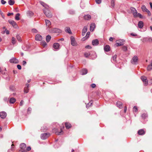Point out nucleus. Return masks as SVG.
I'll use <instances>...</instances> for the list:
<instances>
[{
  "mask_svg": "<svg viewBox=\"0 0 152 152\" xmlns=\"http://www.w3.org/2000/svg\"><path fill=\"white\" fill-rule=\"evenodd\" d=\"M92 54H91L90 52H86L84 53V55L86 58L88 57L89 56L91 57L92 59L96 58L97 56L94 52H92Z\"/></svg>",
  "mask_w": 152,
  "mask_h": 152,
  "instance_id": "nucleus-1",
  "label": "nucleus"
},
{
  "mask_svg": "<svg viewBox=\"0 0 152 152\" xmlns=\"http://www.w3.org/2000/svg\"><path fill=\"white\" fill-rule=\"evenodd\" d=\"M43 11L44 14L48 18L52 17V15L48 9L47 8V9H44L43 10Z\"/></svg>",
  "mask_w": 152,
  "mask_h": 152,
  "instance_id": "nucleus-2",
  "label": "nucleus"
},
{
  "mask_svg": "<svg viewBox=\"0 0 152 152\" xmlns=\"http://www.w3.org/2000/svg\"><path fill=\"white\" fill-rule=\"evenodd\" d=\"M70 40L71 45L72 46H76L77 45V44L75 38L74 37L72 36L70 37Z\"/></svg>",
  "mask_w": 152,
  "mask_h": 152,
  "instance_id": "nucleus-3",
  "label": "nucleus"
},
{
  "mask_svg": "<svg viewBox=\"0 0 152 152\" xmlns=\"http://www.w3.org/2000/svg\"><path fill=\"white\" fill-rule=\"evenodd\" d=\"M125 40L124 39H119L116 41V43L115 45L117 46H120L124 45L123 43L124 42Z\"/></svg>",
  "mask_w": 152,
  "mask_h": 152,
  "instance_id": "nucleus-4",
  "label": "nucleus"
},
{
  "mask_svg": "<svg viewBox=\"0 0 152 152\" xmlns=\"http://www.w3.org/2000/svg\"><path fill=\"white\" fill-rule=\"evenodd\" d=\"M138 60V57L137 56H133L131 61V63L133 64H137Z\"/></svg>",
  "mask_w": 152,
  "mask_h": 152,
  "instance_id": "nucleus-5",
  "label": "nucleus"
},
{
  "mask_svg": "<svg viewBox=\"0 0 152 152\" xmlns=\"http://www.w3.org/2000/svg\"><path fill=\"white\" fill-rule=\"evenodd\" d=\"M141 79L143 82L144 85L147 86L148 84V82L147 79V77L145 76H142L141 77Z\"/></svg>",
  "mask_w": 152,
  "mask_h": 152,
  "instance_id": "nucleus-6",
  "label": "nucleus"
},
{
  "mask_svg": "<svg viewBox=\"0 0 152 152\" xmlns=\"http://www.w3.org/2000/svg\"><path fill=\"white\" fill-rule=\"evenodd\" d=\"M50 135V134L48 133H43L41 134V138L42 140H45L47 139Z\"/></svg>",
  "mask_w": 152,
  "mask_h": 152,
  "instance_id": "nucleus-7",
  "label": "nucleus"
},
{
  "mask_svg": "<svg viewBox=\"0 0 152 152\" xmlns=\"http://www.w3.org/2000/svg\"><path fill=\"white\" fill-rule=\"evenodd\" d=\"M130 10L134 17H137V12L136 9L133 7H131Z\"/></svg>",
  "mask_w": 152,
  "mask_h": 152,
  "instance_id": "nucleus-8",
  "label": "nucleus"
},
{
  "mask_svg": "<svg viewBox=\"0 0 152 152\" xmlns=\"http://www.w3.org/2000/svg\"><path fill=\"white\" fill-rule=\"evenodd\" d=\"M53 131L55 133L58 135H60L62 134L63 131L61 129H60V131L59 132L58 131V129L56 128H54L53 129Z\"/></svg>",
  "mask_w": 152,
  "mask_h": 152,
  "instance_id": "nucleus-9",
  "label": "nucleus"
},
{
  "mask_svg": "<svg viewBox=\"0 0 152 152\" xmlns=\"http://www.w3.org/2000/svg\"><path fill=\"white\" fill-rule=\"evenodd\" d=\"M53 48L54 50H59L60 48V45L59 44L57 43H56L53 44Z\"/></svg>",
  "mask_w": 152,
  "mask_h": 152,
  "instance_id": "nucleus-10",
  "label": "nucleus"
},
{
  "mask_svg": "<svg viewBox=\"0 0 152 152\" xmlns=\"http://www.w3.org/2000/svg\"><path fill=\"white\" fill-rule=\"evenodd\" d=\"M10 62L11 63L18 64L19 62L18 60L15 58H12L9 60Z\"/></svg>",
  "mask_w": 152,
  "mask_h": 152,
  "instance_id": "nucleus-11",
  "label": "nucleus"
},
{
  "mask_svg": "<svg viewBox=\"0 0 152 152\" xmlns=\"http://www.w3.org/2000/svg\"><path fill=\"white\" fill-rule=\"evenodd\" d=\"M143 42H152V39L151 37H145L142 39Z\"/></svg>",
  "mask_w": 152,
  "mask_h": 152,
  "instance_id": "nucleus-12",
  "label": "nucleus"
},
{
  "mask_svg": "<svg viewBox=\"0 0 152 152\" xmlns=\"http://www.w3.org/2000/svg\"><path fill=\"white\" fill-rule=\"evenodd\" d=\"M8 22L10 24L12 25L13 27L15 28H16L18 26L16 23L13 20H9Z\"/></svg>",
  "mask_w": 152,
  "mask_h": 152,
  "instance_id": "nucleus-13",
  "label": "nucleus"
},
{
  "mask_svg": "<svg viewBox=\"0 0 152 152\" xmlns=\"http://www.w3.org/2000/svg\"><path fill=\"white\" fill-rule=\"evenodd\" d=\"M35 39L37 41H41L42 39V37L40 34H37L35 36Z\"/></svg>",
  "mask_w": 152,
  "mask_h": 152,
  "instance_id": "nucleus-14",
  "label": "nucleus"
},
{
  "mask_svg": "<svg viewBox=\"0 0 152 152\" xmlns=\"http://www.w3.org/2000/svg\"><path fill=\"white\" fill-rule=\"evenodd\" d=\"M99 42L98 39H96L92 40V43L93 46H96L99 44Z\"/></svg>",
  "mask_w": 152,
  "mask_h": 152,
  "instance_id": "nucleus-15",
  "label": "nucleus"
},
{
  "mask_svg": "<svg viewBox=\"0 0 152 152\" xmlns=\"http://www.w3.org/2000/svg\"><path fill=\"white\" fill-rule=\"evenodd\" d=\"M7 116V113L5 112H2L0 113V117L2 118H4Z\"/></svg>",
  "mask_w": 152,
  "mask_h": 152,
  "instance_id": "nucleus-16",
  "label": "nucleus"
},
{
  "mask_svg": "<svg viewBox=\"0 0 152 152\" xmlns=\"http://www.w3.org/2000/svg\"><path fill=\"white\" fill-rule=\"evenodd\" d=\"M95 27V25L94 23H91L90 26V30L91 31H93Z\"/></svg>",
  "mask_w": 152,
  "mask_h": 152,
  "instance_id": "nucleus-17",
  "label": "nucleus"
},
{
  "mask_svg": "<svg viewBox=\"0 0 152 152\" xmlns=\"http://www.w3.org/2000/svg\"><path fill=\"white\" fill-rule=\"evenodd\" d=\"M145 131L143 129H141L138 130V134L139 135H142L145 134Z\"/></svg>",
  "mask_w": 152,
  "mask_h": 152,
  "instance_id": "nucleus-18",
  "label": "nucleus"
},
{
  "mask_svg": "<svg viewBox=\"0 0 152 152\" xmlns=\"http://www.w3.org/2000/svg\"><path fill=\"white\" fill-rule=\"evenodd\" d=\"M104 50L106 52H108L110 50V47L109 45H106L104 47Z\"/></svg>",
  "mask_w": 152,
  "mask_h": 152,
  "instance_id": "nucleus-19",
  "label": "nucleus"
},
{
  "mask_svg": "<svg viewBox=\"0 0 152 152\" xmlns=\"http://www.w3.org/2000/svg\"><path fill=\"white\" fill-rule=\"evenodd\" d=\"M138 26L139 28H142L143 26V23L142 21H140L138 23Z\"/></svg>",
  "mask_w": 152,
  "mask_h": 152,
  "instance_id": "nucleus-20",
  "label": "nucleus"
},
{
  "mask_svg": "<svg viewBox=\"0 0 152 152\" xmlns=\"http://www.w3.org/2000/svg\"><path fill=\"white\" fill-rule=\"evenodd\" d=\"M90 33V32H88L86 34V35L85 37H83L82 40L83 41H85L86 39L89 37Z\"/></svg>",
  "mask_w": 152,
  "mask_h": 152,
  "instance_id": "nucleus-21",
  "label": "nucleus"
},
{
  "mask_svg": "<svg viewBox=\"0 0 152 152\" xmlns=\"http://www.w3.org/2000/svg\"><path fill=\"white\" fill-rule=\"evenodd\" d=\"M40 4L44 7H45V9H48L49 8V7L44 2L42 1H40Z\"/></svg>",
  "mask_w": 152,
  "mask_h": 152,
  "instance_id": "nucleus-22",
  "label": "nucleus"
},
{
  "mask_svg": "<svg viewBox=\"0 0 152 152\" xmlns=\"http://www.w3.org/2000/svg\"><path fill=\"white\" fill-rule=\"evenodd\" d=\"M27 16L31 17L33 15L34 13L31 11H28L27 13Z\"/></svg>",
  "mask_w": 152,
  "mask_h": 152,
  "instance_id": "nucleus-23",
  "label": "nucleus"
},
{
  "mask_svg": "<svg viewBox=\"0 0 152 152\" xmlns=\"http://www.w3.org/2000/svg\"><path fill=\"white\" fill-rule=\"evenodd\" d=\"M65 31L66 32L68 33L69 34H72V33L70 28L69 27H67L65 28Z\"/></svg>",
  "mask_w": 152,
  "mask_h": 152,
  "instance_id": "nucleus-24",
  "label": "nucleus"
},
{
  "mask_svg": "<svg viewBox=\"0 0 152 152\" xmlns=\"http://www.w3.org/2000/svg\"><path fill=\"white\" fill-rule=\"evenodd\" d=\"M16 99L14 97L11 98L9 100V102L10 103L13 104L16 101Z\"/></svg>",
  "mask_w": 152,
  "mask_h": 152,
  "instance_id": "nucleus-25",
  "label": "nucleus"
},
{
  "mask_svg": "<svg viewBox=\"0 0 152 152\" xmlns=\"http://www.w3.org/2000/svg\"><path fill=\"white\" fill-rule=\"evenodd\" d=\"M91 17L90 15H85L84 17V18L85 20H88L91 19Z\"/></svg>",
  "mask_w": 152,
  "mask_h": 152,
  "instance_id": "nucleus-26",
  "label": "nucleus"
},
{
  "mask_svg": "<svg viewBox=\"0 0 152 152\" xmlns=\"http://www.w3.org/2000/svg\"><path fill=\"white\" fill-rule=\"evenodd\" d=\"M20 147L21 149H25L26 147V145L25 143H23L20 145Z\"/></svg>",
  "mask_w": 152,
  "mask_h": 152,
  "instance_id": "nucleus-27",
  "label": "nucleus"
},
{
  "mask_svg": "<svg viewBox=\"0 0 152 152\" xmlns=\"http://www.w3.org/2000/svg\"><path fill=\"white\" fill-rule=\"evenodd\" d=\"M87 70L86 69H83L81 71V74L82 75H85L87 73Z\"/></svg>",
  "mask_w": 152,
  "mask_h": 152,
  "instance_id": "nucleus-28",
  "label": "nucleus"
},
{
  "mask_svg": "<svg viewBox=\"0 0 152 152\" xmlns=\"http://www.w3.org/2000/svg\"><path fill=\"white\" fill-rule=\"evenodd\" d=\"M152 69V60L151 61V64L149 65L147 67L148 71H150Z\"/></svg>",
  "mask_w": 152,
  "mask_h": 152,
  "instance_id": "nucleus-29",
  "label": "nucleus"
},
{
  "mask_svg": "<svg viewBox=\"0 0 152 152\" xmlns=\"http://www.w3.org/2000/svg\"><path fill=\"white\" fill-rule=\"evenodd\" d=\"M66 127L67 129H69L71 127V124L69 123L66 122L65 123Z\"/></svg>",
  "mask_w": 152,
  "mask_h": 152,
  "instance_id": "nucleus-30",
  "label": "nucleus"
},
{
  "mask_svg": "<svg viewBox=\"0 0 152 152\" xmlns=\"http://www.w3.org/2000/svg\"><path fill=\"white\" fill-rule=\"evenodd\" d=\"M45 22L46 26L49 27L51 24L50 21L49 20H45Z\"/></svg>",
  "mask_w": 152,
  "mask_h": 152,
  "instance_id": "nucleus-31",
  "label": "nucleus"
},
{
  "mask_svg": "<svg viewBox=\"0 0 152 152\" xmlns=\"http://www.w3.org/2000/svg\"><path fill=\"white\" fill-rule=\"evenodd\" d=\"M20 14L19 13H17L15 16V19L16 20H20L19 18Z\"/></svg>",
  "mask_w": 152,
  "mask_h": 152,
  "instance_id": "nucleus-32",
  "label": "nucleus"
},
{
  "mask_svg": "<svg viewBox=\"0 0 152 152\" xmlns=\"http://www.w3.org/2000/svg\"><path fill=\"white\" fill-rule=\"evenodd\" d=\"M54 31L55 33H61V30L58 28H54Z\"/></svg>",
  "mask_w": 152,
  "mask_h": 152,
  "instance_id": "nucleus-33",
  "label": "nucleus"
},
{
  "mask_svg": "<svg viewBox=\"0 0 152 152\" xmlns=\"http://www.w3.org/2000/svg\"><path fill=\"white\" fill-rule=\"evenodd\" d=\"M93 103V101H92L91 100L90 101V102L88 103L86 105V107L87 108H88L90 106H91Z\"/></svg>",
  "mask_w": 152,
  "mask_h": 152,
  "instance_id": "nucleus-34",
  "label": "nucleus"
},
{
  "mask_svg": "<svg viewBox=\"0 0 152 152\" xmlns=\"http://www.w3.org/2000/svg\"><path fill=\"white\" fill-rule=\"evenodd\" d=\"M141 9L143 12H146L148 10L146 8V6L144 5H143L142 6Z\"/></svg>",
  "mask_w": 152,
  "mask_h": 152,
  "instance_id": "nucleus-35",
  "label": "nucleus"
},
{
  "mask_svg": "<svg viewBox=\"0 0 152 152\" xmlns=\"http://www.w3.org/2000/svg\"><path fill=\"white\" fill-rule=\"evenodd\" d=\"M51 39V37L49 35H47L46 37V41L47 42H48L50 41Z\"/></svg>",
  "mask_w": 152,
  "mask_h": 152,
  "instance_id": "nucleus-36",
  "label": "nucleus"
},
{
  "mask_svg": "<svg viewBox=\"0 0 152 152\" xmlns=\"http://www.w3.org/2000/svg\"><path fill=\"white\" fill-rule=\"evenodd\" d=\"M116 104L117 106L119 108H121L122 107V103L121 102H117Z\"/></svg>",
  "mask_w": 152,
  "mask_h": 152,
  "instance_id": "nucleus-37",
  "label": "nucleus"
},
{
  "mask_svg": "<svg viewBox=\"0 0 152 152\" xmlns=\"http://www.w3.org/2000/svg\"><path fill=\"white\" fill-rule=\"evenodd\" d=\"M41 45L43 46L44 47H45L47 46V44L46 42L44 41H42L41 42Z\"/></svg>",
  "mask_w": 152,
  "mask_h": 152,
  "instance_id": "nucleus-38",
  "label": "nucleus"
},
{
  "mask_svg": "<svg viewBox=\"0 0 152 152\" xmlns=\"http://www.w3.org/2000/svg\"><path fill=\"white\" fill-rule=\"evenodd\" d=\"M9 4L11 5H13L15 3L14 0H10L8 1Z\"/></svg>",
  "mask_w": 152,
  "mask_h": 152,
  "instance_id": "nucleus-39",
  "label": "nucleus"
},
{
  "mask_svg": "<svg viewBox=\"0 0 152 152\" xmlns=\"http://www.w3.org/2000/svg\"><path fill=\"white\" fill-rule=\"evenodd\" d=\"M16 41L15 38L12 37V43L13 45H14L16 43Z\"/></svg>",
  "mask_w": 152,
  "mask_h": 152,
  "instance_id": "nucleus-40",
  "label": "nucleus"
},
{
  "mask_svg": "<svg viewBox=\"0 0 152 152\" xmlns=\"http://www.w3.org/2000/svg\"><path fill=\"white\" fill-rule=\"evenodd\" d=\"M122 50L124 51H126L127 50V48L125 46H123L122 48Z\"/></svg>",
  "mask_w": 152,
  "mask_h": 152,
  "instance_id": "nucleus-41",
  "label": "nucleus"
},
{
  "mask_svg": "<svg viewBox=\"0 0 152 152\" xmlns=\"http://www.w3.org/2000/svg\"><path fill=\"white\" fill-rule=\"evenodd\" d=\"M87 27L86 26H84L82 32H83V33H86L87 32Z\"/></svg>",
  "mask_w": 152,
  "mask_h": 152,
  "instance_id": "nucleus-42",
  "label": "nucleus"
},
{
  "mask_svg": "<svg viewBox=\"0 0 152 152\" xmlns=\"http://www.w3.org/2000/svg\"><path fill=\"white\" fill-rule=\"evenodd\" d=\"M16 37L17 39V40L19 41V42H21V37H20V36L18 35L17 34L16 36Z\"/></svg>",
  "mask_w": 152,
  "mask_h": 152,
  "instance_id": "nucleus-43",
  "label": "nucleus"
},
{
  "mask_svg": "<svg viewBox=\"0 0 152 152\" xmlns=\"http://www.w3.org/2000/svg\"><path fill=\"white\" fill-rule=\"evenodd\" d=\"M29 88H27L26 87H25L24 90V91L25 93H27L29 92Z\"/></svg>",
  "mask_w": 152,
  "mask_h": 152,
  "instance_id": "nucleus-44",
  "label": "nucleus"
},
{
  "mask_svg": "<svg viewBox=\"0 0 152 152\" xmlns=\"http://www.w3.org/2000/svg\"><path fill=\"white\" fill-rule=\"evenodd\" d=\"M147 117V115L146 114H143L141 115V117L142 118L144 119L146 118V117Z\"/></svg>",
  "mask_w": 152,
  "mask_h": 152,
  "instance_id": "nucleus-45",
  "label": "nucleus"
},
{
  "mask_svg": "<svg viewBox=\"0 0 152 152\" xmlns=\"http://www.w3.org/2000/svg\"><path fill=\"white\" fill-rule=\"evenodd\" d=\"M116 57H117L116 55H115L113 57V60L114 61H116Z\"/></svg>",
  "mask_w": 152,
  "mask_h": 152,
  "instance_id": "nucleus-46",
  "label": "nucleus"
},
{
  "mask_svg": "<svg viewBox=\"0 0 152 152\" xmlns=\"http://www.w3.org/2000/svg\"><path fill=\"white\" fill-rule=\"evenodd\" d=\"M69 13L71 14H73L75 13V11L72 10H70L69 11Z\"/></svg>",
  "mask_w": 152,
  "mask_h": 152,
  "instance_id": "nucleus-47",
  "label": "nucleus"
},
{
  "mask_svg": "<svg viewBox=\"0 0 152 152\" xmlns=\"http://www.w3.org/2000/svg\"><path fill=\"white\" fill-rule=\"evenodd\" d=\"M111 6L113 7H114V6H115L114 1L113 0H112L111 1Z\"/></svg>",
  "mask_w": 152,
  "mask_h": 152,
  "instance_id": "nucleus-48",
  "label": "nucleus"
},
{
  "mask_svg": "<svg viewBox=\"0 0 152 152\" xmlns=\"http://www.w3.org/2000/svg\"><path fill=\"white\" fill-rule=\"evenodd\" d=\"M133 110L135 112H137V108L136 106H135L134 107Z\"/></svg>",
  "mask_w": 152,
  "mask_h": 152,
  "instance_id": "nucleus-49",
  "label": "nucleus"
},
{
  "mask_svg": "<svg viewBox=\"0 0 152 152\" xmlns=\"http://www.w3.org/2000/svg\"><path fill=\"white\" fill-rule=\"evenodd\" d=\"M19 152H27L26 149H21L19 150Z\"/></svg>",
  "mask_w": 152,
  "mask_h": 152,
  "instance_id": "nucleus-50",
  "label": "nucleus"
},
{
  "mask_svg": "<svg viewBox=\"0 0 152 152\" xmlns=\"http://www.w3.org/2000/svg\"><path fill=\"white\" fill-rule=\"evenodd\" d=\"M31 110V108L30 107H29L28 108L27 112L28 113H30Z\"/></svg>",
  "mask_w": 152,
  "mask_h": 152,
  "instance_id": "nucleus-51",
  "label": "nucleus"
},
{
  "mask_svg": "<svg viewBox=\"0 0 152 152\" xmlns=\"http://www.w3.org/2000/svg\"><path fill=\"white\" fill-rule=\"evenodd\" d=\"M137 17H138L139 18H142V15L140 13H137Z\"/></svg>",
  "mask_w": 152,
  "mask_h": 152,
  "instance_id": "nucleus-52",
  "label": "nucleus"
},
{
  "mask_svg": "<svg viewBox=\"0 0 152 152\" xmlns=\"http://www.w3.org/2000/svg\"><path fill=\"white\" fill-rule=\"evenodd\" d=\"M5 32H6L7 34H9V31L8 30H7L6 29L5 31L3 32V34H4Z\"/></svg>",
  "mask_w": 152,
  "mask_h": 152,
  "instance_id": "nucleus-53",
  "label": "nucleus"
},
{
  "mask_svg": "<svg viewBox=\"0 0 152 152\" xmlns=\"http://www.w3.org/2000/svg\"><path fill=\"white\" fill-rule=\"evenodd\" d=\"M0 14L1 15L2 17L3 18H4V15L3 12H2L1 10H0Z\"/></svg>",
  "mask_w": 152,
  "mask_h": 152,
  "instance_id": "nucleus-54",
  "label": "nucleus"
},
{
  "mask_svg": "<svg viewBox=\"0 0 152 152\" xmlns=\"http://www.w3.org/2000/svg\"><path fill=\"white\" fill-rule=\"evenodd\" d=\"M95 1L97 4H100L101 2V0H95Z\"/></svg>",
  "mask_w": 152,
  "mask_h": 152,
  "instance_id": "nucleus-55",
  "label": "nucleus"
},
{
  "mask_svg": "<svg viewBox=\"0 0 152 152\" xmlns=\"http://www.w3.org/2000/svg\"><path fill=\"white\" fill-rule=\"evenodd\" d=\"M1 2L2 4H4L6 3V2L4 0H1Z\"/></svg>",
  "mask_w": 152,
  "mask_h": 152,
  "instance_id": "nucleus-56",
  "label": "nucleus"
},
{
  "mask_svg": "<svg viewBox=\"0 0 152 152\" xmlns=\"http://www.w3.org/2000/svg\"><path fill=\"white\" fill-rule=\"evenodd\" d=\"M10 89L12 91H13L14 90L15 88L13 86H11L10 87Z\"/></svg>",
  "mask_w": 152,
  "mask_h": 152,
  "instance_id": "nucleus-57",
  "label": "nucleus"
},
{
  "mask_svg": "<svg viewBox=\"0 0 152 152\" xmlns=\"http://www.w3.org/2000/svg\"><path fill=\"white\" fill-rule=\"evenodd\" d=\"M17 67L19 70H20L21 69V66L20 65H17Z\"/></svg>",
  "mask_w": 152,
  "mask_h": 152,
  "instance_id": "nucleus-58",
  "label": "nucleus"
},
{
  "mask_svg": "<svg viewBox=\"0 0 152 152\" xmlns=\"http://www.w3.org/2000/svg\"><path fill=\"white\" fill-rule=\"evenodd\" d=\"M85 48H86L89 49L91 48V47L89 45H87L85 47Z\"/></svg>",
  "mask_w": 152,
  "mask_h": 152,
  "instance_id": "nucleus-59",
  "label": "nucleus"
},
{
  "mask_svg": "<svg viewBox=\"0 0 152 152\" xmlns=\"http://www.w3.org/2000/svg\"><path fill=\"white\" fill-rule=\"evenodd\" d=\"M31 150V147L30 146L28 147L26 149V151H30Z\"/></svg>",
  "mask_w": 152,
  "mask_h": 152,
  "instance_id": "nucleus-60",
  "label": "nucleus"
},
{
  "mask_svg": "<svg viewBox=\"0 0 152 152\" xmlns=\"http://www.w3.org/2000/svg\"><path fill=\"white\" fill-rule=\"evenodd\" d=\"M148 13V16H150L151 15V14L150 12V11H149L148 10L146 12Z\"/></svg>",
  "mask_w": 152,
  "mask_h": 152,
  "instance_id": "nucleus-61",
  "label": "nucleus"
},
{
  "mask_svg": "<svg viewBox=\"0 0 152 152\" xmlns=\"http://www.w3.org/2000/svg\"><path fill=\"white\" fill-rule=\"evenodd\" d=\"M32 31L33 32L36 33L37 32V30L36 29H35V28H33L32 30Z\"/></svg>",
  "mask_w": 152,
  "mask_h": 152,
  "instance_id": "nucleus-62",
  "label": "nucleus"
},
{
  "mask_svg": "<svg viewBox=\"0 0 152 152\" xmlns=\"http://www.w3.org/2000/svg\"><path fill=\"white\" fill-rule=\"evenodd\" d=\"M91 87H92V88H94L96 86V85L95 84H91Z\"/></svg>",
  "mask_w": 152,
  "mask_h": 152,
  "instance_id": "nucleus-63",
  "label": "nucleus"
},
{
  "mask_svg": "<svg viewBox=\"0 0 152 152\" xmlns=\"http://www.w3.org/2000/svg\"><path fill=\"white\" fill-rule=\"evenodd\" d=\"M26 61H23V66H25L26 65Z\"/></svg>",
  "mask_w": 152,
  "mask_h": 152,
  "instance_id": "nucleus-64",
  "label": "nucleus"
}]
</instances>
